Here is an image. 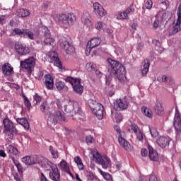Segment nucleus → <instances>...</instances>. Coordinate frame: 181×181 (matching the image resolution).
I'll list each match as a JSON object with an SVG mask.
<instances>
[{
  "mask_svg": "<svg viewBox=\"0 0 181 181\" xmlns=\"http://www.w3.org/2000/svg\"><path fill=\"white\" fill-rule=\"evenodd\" d=\"M93 141H94V138L93 137V136L89 135V136H87L86 137V143H88V144H93Z\"/></svg>",
  "mask_w": 181,
  "mask_h": 181,
  "instance_id": "obj_53",
  "label": "nucleus"
},
{
  "mask_svg": "<svg viewBox=\"0 0 181 181\" xmlns=\"http://www.w3.org/2000/svg\"><path fill=\"white\" fill-rule=\"evenodd\" d=\"M88 105L98 119H101L104 117V106L103 105L93 99H90L88 100Z\"/></svg>",
  "mask_w": 181,
  "mask_h": 181,
  "instance_id": "obj_4",
  "label": "nucleus"
},
{
  "mask_svg": "<svg viewBox=\"0 0 181 181\" xmlns=\"http://www.w3.org/2000/svg\"><path fill=\"white\" fill-rule=\"evenodd\" d=\"M45 78L46 88L47 90H52V88H53V86H54L53 77L51 76L50 74H47L45 76Z\"/></svg>",
  "mask_w": 181,
  "mask_h": 181,
  "instance_id": "obj_24",
  "label": "nucleus"
},
{
  "mask_svg": "<svg viewBox=\"0 0 181 181\" xmlns=\"http://www.w3.org/2000/svg\"><path fill=\"white\" fill-rule=\"evenodd\" d=\"M148 156L151 160H153L154 162H156L158 159H159V156L158 155V152L156 151L152 146H148Z\"/></svg>",
  "mask_w": 181,
  "mask_h": 181,
  "instance_id": "obj_23",
  "label": "nucleus"
},
{
  "mask_svg": "<svg viewBox=\"0 0 181 181\" xmlns=\"http://www.w3.org/2000/svg\"><path fill=\"white\" fill-rule=\"evenodd\" d=\"M16 122H18V124H20V125H22V127H23V128L26 131H29L30 125H29V122H28V119L26 118L16 119Z\"/></svg>",
  "mask_w": 181,
  "mask_h": 181,
  "instance_id": "obj_27",
  "label": "nucleus"
},
{
  "mask_svg": "<svg viewBox=\"0 0 181 181\" xmlns=\"http://www.w3.org/2000/svg\"><path fill=\"white\" fill-rule=\"evenodd\" d=\"M173 127L175 129V132L177 134H180L181 132V117L180 112H179V110L177 109V106L175 107V113L173 121Z\"/></svg>",
  "mask_w": 181,
  "mask_h": 181,
  "instance_id": "obj_12",
  "label": "nucleus"
},
{
  "mask_svg": "<svg viewBox=\"0 0 181 181\" xmlns=\"http://www.w3.org/2000/svg\"><path fill=\"white\" fill-rule=\"evenodd\" d=\"M74 162L76 163L79 170H84V164H83V160H81V158L77 156L74 158Z\"/></svg>",
  "mask_w": 181,
  "mask_h": 181,
  "instance_id": "obj_35",
  "label": "nucleus"
},
{
  "mask_svg": "<svg viewBox=\"0 0 181 181\" xmlns=\"http://www.w3.org/2000/svg\"><path fill=\"white\" fill-rule=\"evenodd\" d=\"M44 43L47 46H52L54 43V40L50 37H45L44 40Z\"/></svg>",
  "mask_w": 181,
  "mask_h": 181,
  "instance_id": "obj_42",
  "label": "nucleus"
},
{
  "mask_svg": "<svg viewBox=\"0 0 181 181\" xmlns=\"http://www.w3.org/2000/svg\"><path fill=\"white\" fill-rule=\"evenodd\" d=\"M89 156L93 158V160H95L97 163L101 165L103 169H108L111 168V159H110L108 156H103L95 150H92Z\"/></svg>",
  "mask_w": 181,
  "mask_h": 181,
  "instance_id": "obj_2",
  "label": "nucleus"
},
{
  "mask_svg": "<svg viewBox=\"0 0 181 181\" xmlns=\"http://www.w3.org/2000/svg\"><path fill=\"white\" fill-rule=\"evenodd\" d=\"M156 114L158 115H162V112H163V106H162V103H157L155 107Z\"/></svg>",
  "mask_w": 181,
  "mask_h": 181,
  "instance_id": "obj_36",
  "label": "nucleus"
},
{
  "mask_svg": "<svg viewBox=\"0 0 181 181\" xmlns=\"http://www.w3.org/2000/svg\"><path fill=\"white\" fill-rule=\"evenodd\" d=\"M1 69L4 76H11L13 73V68L9 64H4Z\"/></svg>",
  "mask_w": 181,
  "mask_h": 181,
  "instance_id": "obj_25",
  "label": "nucleus"
},
{
  "mask_svg": "<svg viewBox=\"0 0 181 181\" xmlns=\"http://www.w3.org/2000/svg\"><path fill=\"white\" fill-rule=\"evenodd\" d=\"M120 135L121 136L118 137V141L120 146H122V148H124V149H125V151H127L128 152L132 151V147L131 146L129 142L124 139L125 137V132H122Z\"/></svg>",
  "mask_w": 181,
  "mask_h": 181,
  "instance_id": "obj_14",
  "label": "nucleus"
},
{
  "mask_svg": "<svg viewBox=\"0 0 181 181\" xmlns=\"http://www.w3.org/2000/svg\"><path fill=\"white\" fill-rule=\"evenodd\" d=\"M104 28V24L101 21H98L97 23L95 24V28L98 30H101Z\"/></svg>",
  "mask_w": 181,
  "mask_h": 181,
  "instance_id": "obj_52",
  "label": "nucleus"
},
{
  "mask_svg": "<svg viewBox=\"0 0 181 181\" xmlns=\"http://www.w3.org/2000/svg\"><path fill=\"white\" fill-rule=\"evenodd\" d=\"M170 80H172V78H170V76H166V75H163L162 76L163 83H167V81H170Z\"/></svg>",
  "mask_w": 181,
  "mask_h": 181,
  "instance_id": "obj_55",
  "label": "nucleus"
},
{
  "mask_svg": "<svg viewBox=\"0 0 181 181\" xmlns=\"http://www.w3.org/2000/svg\"><path fill=\"white\" fill-rule=\"evenodd\" d=\"M128 108V102L125 99H117L115 103V110L117 111H122Z\"/></svg>",
  "mask_w": 181,
  "mask_h": 181,
  "instance_id": "obj_16",
  "label": "nucleus"
},
{
  "mask_svg": "<svg viewBox=\"0 0 181 181\" xmlns=\"http://www.w3.org/2000/svg\"><path fill=\"white\" fill-rule=\"evenodd\" d=\"M148 71H149V61L148 59H145L144 62V65L141 68L142 76H146Z\"/></svg>",
  "mask_w": 181,
  "mask_h": 181,
  "instance_id": "obj_32",
  "label": "nucleus"
},
{
  "mask_svg": "<svg viewBox=\"0 0 181 181\" xmlns=\"http://www.w3.org/2000/svg\"><path fill=\"white\" fill-rule=\"evenodd\" d=\"M148 181H158V177L155 175H150Z\"/></svg>",
  "mask_w": 181,
  "mask_h": 181,
  "instance_id": "obj_59",
  "label": "nucleus"
},
{
  "mask_svg": "<svg viewBox=\"0 0 181 181\" xmlns=\"http://www.w3.org/2000/svg\"><path fill=\"white\" fill-rule=\"evenodd\" d=\"M15 50L17 52V53H18V54H21V56L28 54L30 52L28 47L22 45L21 42H16Z\"/></svg>",
  "mask_w": 181,
  "mask_h": 181,
  "instance_id": "obj_15",
  "label": "nucleus"
},
{
  "mask_svg": "<svg viewBox=\"0 0 181 181\" xmlns=\"http://www.w3.org/2000/svg\"><path fill=\"white\" fill-rule=\"evenodd\" d=\"M3 124L4 125V134L8 135L9 139H13V134L16 132V128L14 127L12 121L6 118L3 120Z\"/></svg>",
  "mask_w": 181,
  "mask_h": 181,
  "instance_id": "obj_8",
  "label": "nucleus"
},
{
  "mask_svg": "<svg viewBox=\"0 0 181 181\" xmlns=\"http://www.w3.org/2000/svg\"><path fill=\"white\" fill-rule=\"evenodd\" d=\"M6 152L8 155H18V148L12 145H8L6 146Z\"/></svg>",
  "mask_w": 181,
  "mask_h": 181,
  "instance_id": "obj_34",
  "label": "nucleus"
},
{
  "mask_svg": "<svg viewBox=\"0 0 181 181\" xmlns=\"http://www.w3.org/2000/svg\"><path fill=\"white\" fill-rule=\"evenodd\" d=\"M158 16L160 18V22L163 23L172 18V13L170 11H165L162 13V15L158 14Z\"/></svg>",
  "mask_w": 181,
  "mask_h": 181,
  "instance_id": "obj_28",
  "label": "nucleus"
},
{
  "mask_svg": "<svg viewBox=\"0 0 181 181\" xmlns=\"http://www.w3.org/2000/svg\"><path fill=\"white\" fill-rule=\"evenodd\" d=\"M12 34L21 37H28L30 40H36L39 37V31H32L29 29L15 28Z\"/></svg>",
  "mask_w": 181,
  "mask_h": 181,
  "instance_id": "obj_3",
  "label": "nucleus"
},
{
  "mask_svg": "<svg viewBox=\"0 0 181 181\" xmlns=\"http://www.w3.org/2000/svg\"><path fill=\"white\" fill-rule=\"evenodd\" d=\"M49 57L52 60V62H54V66H57V67H59V69H62V62H60V59H59V57L57 55V53L56 52H51Z\"/></svg>",
  "mask_w": 181,
  "mask_h": 181,
  "instance_id": "obj_22",
  "label": "nucleus"
},
{
  "mask_svg": "<svg viewBox=\"0 0 181 181\" xmlns=\"http://www.w3.org/2000/svg\"><path fill=\"white\" fill-rule=\"evenodd\" d=\"M114 128H115V131L117 134H119V136H121V133H122V132H124L121 131V129H120L119 127H118V126H115Z\"/></svg>",
  "mask_w": 181,
  "mask_h": 181,
  "instance_id": "obj_58",
  "label": "nucleus"
},
{
  "mask_svg": "<svg viewBox=\"0 0 181 181\" xmlns=\"http://www.w3.org/2000/svg\"><path fill=\"white\" fill-rule=\"evenodd\" d=\"M42 168L45 169V170H53L54 168L57 167L54 163L50 162L49 160L46 158H43L41 164Z\"/></svg>",
  "mask_w": 181,
  "mask_h": 181,
  "instance_id": "obj_21",
  "label": "nucleus"
},
{
  "mask_svg": "<svg viewBox=\"0 0 181 181\" xmlns=\"http://www.w3.org/2000/svg\"><path fill=\"white\" fill-rule=\"evenodd\" d=\"M36 62L35 61V57H31L28 59H25L24 61H21L20 64L22 69H25L28 71H30L33 67H35V64Z\"/></svg>",
  "mask_w": 181,
  "mask_h": 181,
  "instance_id": "obj_13",
  "label": "nucleus"
},
{
  "mask_svg": "<svg viewBox=\"0 0 181 181\" xmlns=\"http://www.w3.org/2000/svg\"><path fill=\"white\" fill-rule=\"evenodd\" d=\"M29 15H30V13L28 9L19 8L17 10V16L19 18H26V16H29Z\"/></svg>",
  "mask_w": 181,
  "mask_h": 181,
  "instance_id": "obj_31",
  "label": "nucleus"
},
{
  "mask_svg": "<svg viewBox=\"0 0 181 181\" xmlns=\"http://www.w3.org/2000/svg\"><path fill=\"white\" fill-rule=\"evenodd\" d=\"M101 43V39L98 37L92 38L89 42H88V46H90L92 49L94 47H97V46H100Z\"/></svg>",
  "mask_w": 181,
  "mask_h": 181,
  "instance_id": "obj_26",
  "label": "nucleus"
},
{
  "mask_svg": "<svg viewBox=\"0 0 181 181\" xmlns=\"http://www.w3.org/2000/svg\"><path fill=\"white\" fill-rule=\"evenodd\" d=\"M57 19H58L59 22L64 28H67L69 26H71L73 23H74V21H76V17L70 13H62L57 16Z\"/></svg>",
  "mask_w": 181,
  "mask_h": 181,
  "instance_id": "obj_5",
  "label": "nucleus"
},
{
  "mask_svg": "<svg viewBox=\"0 0 181 181\" xmlns=\"http://www.w3.org/2000/svg\"><path fill=\"white\" fill-rule=\"evenodd\" d=\"M11 88H15L16 90H19V88H21V87L19 86V85L16 84V83H11L10 85Z\"/></svg>",
  "mask_w": 181,
  "mask_h": 181,
  "instance_id": "obj_61",
  "label": "nucleus"
},
{
  "mask_svg": "<svg viewBox=\"0 0 181 181\" xmlns=\"http://www.w3.org/2000/svg\"><path fill=\"white\" fill-rule=\"evenodd\" d=\"M59 168L61 169V170H62L63 172H66V173L69 175V176H71V177L74 178V175H73V173H71V172H70V166H69V163H67V162H66V160H62L59 163Z\"/></svg>",
  "mask_w": 181,
  "mask_h": 181,
  "instance_id": "obj_19",
  "label": "nucleus"
},
{
  "mask_svg": "<svg viewBox=\"0 0 181 181\" xmlns=\"http://www.w3.org/2000/svg\"><path fill=\"white\" fill-rule=\"evenodd\" d=\"M116 122H121L122 121V116L121 115H117L115 116Z\"/></svg>",
  "mask_w": 181,
  "mask_h": 181,
  "instance_id": "obj_62",
  "label": "nucleus"
},
{
  "mask_svg": "<svg viewBox=\"0 0 181 181\" xmlns=\"http://www.w3.org/2000/svg\"><path fill=\"white\" fill-rule=\"evenodd\" d=\"M170 141H172V139H170L169 136H160L157 139L156 142L158 146L163 148L169 146Z\"/></svg>",
  "mask_w": 181,
  "mask_h": 181,
  "instance_id": "obj_17",
  "label": "nucleus"
},
{
  "mask_svg": "<svg viewBox=\"0 0 181 181\" xmlns=\"http://www.w3.org/2000/svg\"><path fill=\"white\" fill-rule=\"evenodd\" d=\"M86 67L88 71H95V67H97V66L95 64L89 62L86 64Z\"/></svg>",
  "mask_w": 181,
  "mask_h": 181,
  "instance_id": "obj_40",
  "label": "nucleus"
},
{
  "mask_svg": "<svg viewBox=\"0 0 181 181\" xmlns=\"http://www.w3.org/2000/svg\"><path fill=\"white\" fill-rule=\"evenodd\" d=\"M134 11H135V8H134L132 6H130L127 8L124 11L128 16L129 13H132V12H134Z\"/></svg>",
  "mask_w": 181,
  "mask_h": 181,
  "instance_id": "obj_56",
  "label": "nucleus"
},
{
  "mask_svg": "<svg viewBox=\"0 0 181 181\" xmlns=\"http://www.w3.org/2000/svg\"><path fill=\"white\" fill-rule=\"evenodd\" d=\"M13 163L15 164V165L16 166L18 172H22L23 168L22 165H21V163H18V161L15 160V158L12 157L11 158Z\"/></svg>",
  "mask_w": 181,
  "mask_h": 181,
  "instance_id": "obj_47",
  "label": "nucleus"
},
{
  "mask_svg": "<svg viewBox=\"0 0 181 181\" xmlns=\"http://www.w3.org/2000/svg\"><path fill=\"white\" fill-rule=\"evenodd\" d=\"M49 151L54 159H57L59 158V151L56 148H53V146H49Z\"/></svg>",
  "mask_w": 181,
  "mask_h": 181,
  "instance_id": "obj_37",
  "label": "nucleus"
},
{
  "mask_svg": "<svg viewBox=\"0 0 181 181\" xmlns=\"http://www.w3.org/2000/svg\"><path fill=\"white\" fill-rule=\"evenodd\" d=\"M93 9L95 13H98L99 16H105L107 15V11L104 9V7L100 4V3L95 2L93 4Z\"/></svg>",
  "mask_w": 181,
  "mask_h": 181,
  "instance_id": "obj_18",
  "label": "nucleus"
},
{
  "mask_svg": "<svg viewBox=\"0 0 181 181\" xmlns=\"http://www.w3.org/2000/svg\"><path fill=\"white\" fill-rule=\"evenodd\" d=\"M40 181H48L47 178L46 177V176H45V174H43V173H41Z\"/></svg>",
  "mask_w": 181,
  "mask_h": 181,
  "instance_id": "obj_64",
  "label": "nucleus"
},
{
  "mask_svg": "<svg viewBox=\"0 0 181 181\" xmlns=\"http://www.w3.org/2000/svg\"><path fill=\"white\" fill-rule=\"evenodd\" d=\"M135 134L138 141H139L140 142H142V141H144V136L142 135V132H141V130H139Z\"/></svg>",
  "mask_w": 181,
  "mask_h": 181,
  "instance_id": "obj_50",
  "label": "nucleus"
},
{
  "mask_svg": "<svg viewBox=\"0 0 181 181\" xmlns=\"http://www.w3.org/2000/svg\"><path fill=\"white\" fill-rule=\"evenodd\" d=\"M23 98H24V104L25 107H27V108H30L32 103H30V101L29 100L28 97L23 96Z\"/></svg>",
  "mask_w": 181,
  "mask_h": 181,
  "instance_id": "obj_49",
  "label": "nucleus"
},
{
  "mask_svg": "<svg viewBox=\"0 0 181 181\" xmlns=\"http://www.w3.org/2000/svg\"><path fill=\"white\" fill-rule=\"evenodd\" d=\"M66 112L72 114V115H76L79 119H81V117H78L80 115V106L78 103L70 100L68 104L65 106Z\"/></svg>",
  "mask_w": 181,
  "mask_h": 181,
  "instance_id": "obj_9",
  "label": "nucleus"
},
{
  "mask_svg": "<svg viewBox=\"0 0 181 181\" xmlns=\"http://www.w3.org/2000/svg\"><path fill=\"white\" fill-rule=\"evenodd\" d=\"M160 18L159 17V15H157L156 16V19L154 21V22L153 23V28H154V29H158V27L159 26L160 23H163V22H160Z\"/></svg>",
  "mask_w": 181,
  "mask_h": 181,
  "instance_id": "obj_39",
  "label": "nucleus"
},
{
  "mask_svg": "<svg viewBox=\"0 0 181 181\" xmlns=\"http://www.w3.org/2000/svg\"><path fill=\"white\" fill-rule=\"evenodd\" d=\"M81 21L86 26H91V21H90V13L85 12L81 16Z\"/></svg>",
  "mask_w": 181,
  "mask_h": 181,
  "instance_id": "obj_29",
  "label": "nucleus"
},
{
  "mask_svg": "<svg viewBox=\"0 0 181 181\" xmlns=\"http://www.w3.org/2000/svg\"><path fill=\"white\" fill-rule=\"evenodd\" d=\"M47 110H49L47 102H43L40 105V110L42 112H45V111H47Z\"/></svg>",
  "mask_w": 181,
  "mask_h": 181,
  "instance_id": "obj_46",
  "label": "nucleus"
},
{
  "mask_svg": "<svg viewBox=\"0 0 181 181\" xmlns=\"http://www.w3.org/2000/svg\"><path fill=\"white\" fill-rule=\"evenodd\" d=\"M177 22L176 23H173V30L169 33L170 36H172V35H176V33L181 31V3L177 10Z\"/></svg>",
  "mask_w": 181,
  "mask_h": 181,
  "instance_id": "obj_10",
  "label": "nucleus"
},
{
  "mask_svg": "<svg viewBox=\"0 0 181 181\" xmlns=\"http://www.w3.org/2000/svg\"><path fill=\"white\" fill-rule=\"evenodd\" d=\"M59 121L66 122V117H64V115H63V113H62L60 111H57L52 114L50 113L47 119V125L52 127L53 125H56Z\"/></svg>",
  "mask_w": 181,
  "mask_h": 181,
  "instance_id": "obj_7",
  "label": "nucleus"
},
{
  "mask_svg": "<svg viewBox=\"0 0 181 181\" xmlns=\"http://www.w3.org/2000/svg\"><path fill=\"white\" fill-rule=\"evenodd\" d=\"M65 81L71 84L74 91L76 94L81 95L84 92V87L80 83L81 81L79 78L68 76L65 78Z\"/></svg>",
  "mask_w": 181,
  "mask_h": 181,
  "instance_id": "obj_6",
  "label": "nucleus"
},
{
  "mask_svg": "<svg viewBox=\"0 0 181 181\" xmlns=\"http://www.w3.org/2000/svg\"><path fill=\"white\" fill-rule=\"evenodd\" d=\"M141 155L142 156H148V150L146 148L141 149Z\"/></svg>",
  "mask_w": 181,
  "mask_h": 181,
  "instance_id": "obj_63",
  "label": "nucleus"
},
{
  "mask_svg": "<svg viewBox=\"0 0 181 181\" xmlns=\"http://www.w3.org/2000/svg\"><path fill=\"white\" fill-rule=\"evenodd\" d=\"M160 5L164 11L168 9V6H169V1L168 0H161L160 2Z\"/></svg>",
  "mask_w": 181,
  "mask_h": 181,
  "instance_id": "obj_43",
  "label": "nucleus"
},
{
  "mask_svg": "<svg viewBox=\"0 0 181 181\" xmlns=\"http://www.w3.org/2000/svg\"><path fill=\"white\" fill-rule=\"evenodd\" d=\"M49 179L52 181H60V171L57 167L53 168L49 173Z\"/></svg>",
  "mask_w": 181,
  "mask_h": 181,
  "instance_id": "obj_20",
  "label": "nucleus"
},
{
  "mask_svg": "<svg viewBox=\"0 0 181 181\" xmlns=\"http://www.w3.org/2000/svg\"><path fill=\"white\" fill-rule=\"evenodd\" d=\"M117 19H128V14L124 11L123 12L119 13L117 16Z\"/></svg>",
  "mask_w": 181,
  "mask_h": 181,
  "instance_id": "obj_44",
  "label": "nucleus"
},
{
  "mask_svg": "<svg viewBox=\"0 0 181 181\" xmlns=\"http://www.w3.org/2000/svg\"><path fill=\"white\" fill-rule=\"evenodd\" d=\"M59 45L60 47L65 50L66 54H71L74 53V47L69 42L67 37H61L59 38Z\"/></svg>",
  "mask_w": 181,
  "mask_h": 181,
  "instance_id": "obj_11",
  "label": "nucleus"
},
{
  "mask_svg": "<svg viewBox=\"0 0 181 181\" xmlns=\"http://www.w3.org/2000/svg\"><path fill=\"white\" fill-rule=\"evenodd\" d=\"M98 171L100 172V175L105 179L106 180H111V175L108 173H105L103 171V170L98 168Z\"/></svg>",
  "mask_w": 181,
  "mask_h": 181,
  "instance_id": "obj_41",
  "label": "nucleus"
},
{
  "mask_svg": "<svg viewBox=\"0 0 181 181\" xmlns=\"http://www.w3.org/2000/svg\"><path fill=\"white\" fill-rule=\"evenodd\" d=\"M130 128L132 129V131H133V132H134V134H136L137 132H139V127H138V125H136V124H132L130 126Z\"/></svg>",
  "mask_w": 181,
  "mask_h": 181,
  "instance_id": "obj_48",
  "label": "nucleus"
},
{
  "mask_svg": "<svg viewBox=\"0 0 181 181\" xmlns=\"http://www.w3.org/2000/svg\"><path fill=\"white\" fill-rule=\"evenodd\" d=\"M91 49H93V48L90 47V46H88V44H87V47H86V56H90V52H91Z\"/></svg>",
  "mask_w": 181,
  "mask_h": 181,
  "instance_id": "obj_60",
  "label": "nucleus"
},
{
  "mask_svg": "<svg viewBox=\"0 0 181 181\" xmlns=\"http://www.w3.org/2000/svg\"><path fill=\"white\" fill-rule=\"evenodd\" d=\"M55 86L58 91H67V90H69V88L66 86V83L62 81H57L55 83Z\"/></svg>",
  "mask_w": 181,
  "mask_h": 181,
  "instance_id": "obj_30",
  "label": "nucleus"
},
{
  "mask_svg": "<svg viewBox=\"0 0 181 181\" xmlns=\"http://www.w3.org/2000/svg\"><path fill=\"white\" fill-rule=\"evenodd\" d=\"M109 64V69H110L111 74H114L120 83H125L127 81V76H125V67L119 62L111 59H107Z\"/></svg>",
  "mask_w": 181,
  "mask_h": 181,
  "instance_id": "obj_1",
  "label": "nucleus"
},
{
  "mask_svg": "<svg viewBox=\"0 0 181 181\" xmlns=\"http://www.w3.org/2000/svg\"><path fill=\"white\" fill-rule=\"evenodd\" d=\"M42 30L45 37H50V30L46 26H42Z\"/></svg>",
  "mask_w": 181,
  "mask_h": 181,
  "instance_id": "obj_45",
  "label": "nucleus"
},
{
  "mask_svg": "<svg viewBox=\"0 0 181 181\" xmlns=\"http://www.w3.org/2000/svg\"><path fill=\"white\" fill-rule=\"evenodd\" d=\"M22 162L25 165H35V163H36V161L33 160V157L29 156L23 157L22 158Z\"/></svg>",
  "mask_w": 181,
  "mask_h": 181,
  "instance_id": "obj_33",
  "label": "nucleus"
},
{
  "mask_svg": "<svg viewBox=\"0 0 181 181\" xmlns=\"http://www.w3.org/2000/svg\"><path fill=\"white\" fill-rule=\"evenodd\" d=\"M141 111L143 112L144 115H146V117H148V118H151L152 117V110L146 107H143L141 108Z\"/></svg>",
  "mask_w": 181,
  "mask_h": 181,
  "instance_id": "obj_38",
  "label": "nucleus"
},
{
  "mask_svg": "<svg viewBox=\"0 0 181 181\" xmlns=\"http://www.w3.org/2000/svg\"><path fill=\"white\" fill-rule=\"evenodd\" d=\"M152 5H153V3L152 2V0H148L146 3V9H151Z\"/></svg>",
  "mask_w": 181,
  "mask_h": 181,
  "instance_id": "obj_54",
  "label": "nucleus"
},
{
  "mask_svg": "<svg viewBox=\"0 0 181 181\" xmlns=\"http://www.w3.org/2000/svg\"><path fill=\"white\" fill-rule=\"evenodd\" d=\"M150 133L153 138H156V136H158V130L155 128L150 129Z\"/></svg>",
  "mask_w": 181,
  "mask_h": 181,
  "instance_id": "obj_51",
  "label": "nucleus"
},
{
  "mask_svg": "<svg viewBox=\"0 0 181 181\" xmlns=\"http://www.w3.org/2000/svg\"><path fill=\"white\" fill-rule=\"evenodd\" d=\"M34 100H35V101H36V103H40V101H42V97H40L37 94H35L34 95Z\"/></svg>",
  "mask_w": 181,
  "mask_h": 181,
  "instance_id": "obj_57",
  "label": "nucleus"
}]
</instances>
